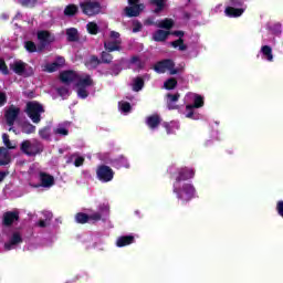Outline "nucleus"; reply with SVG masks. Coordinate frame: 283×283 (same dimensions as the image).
I'll list each match as a JSON object with an SVG mask.
<instances>
[{"instance_id":"nucleus-43","label":"nucleus","mask_w":283,"mask_h":283,"mask_svg":"<svg viewBox=\"0 0 283 283\" xmlns=\"http://www.w3.org/2000/svg\"><path fill=\"white\" fill-rule=\"evenodd\" d=\"M56 70H59V66L52 65V63L44 65V72H56Z\"/></svg>"},{"instance_id":"nucleus-29","label":"nucleus","mask_w":283,"mask_h":283,"mask_svg":"<svg viewBox=\"0 0 283 283\" xmlns=\"http://www.w3.org/2000/svg\"><path fill=\"white\" fill-rule=\"evenodd\" d=\"M164 127L167 129V134H174L176 130L180 129L178 122L166 123L164 124Z\"/></svg>"},{"instance_id":"nucleus-6","label":"nucleus","mask_w":283,"mask_h":283,"mask_svg":"<svg viewBox=\"0 0 283 283\" xmlns=\"http://www.w3.org/2000/svg\"><path fill=\"white\" fill-rule=\"evenodd\" d=\"M43 112H45V109H43V105L39 102H29L27 104V114L32 123H41V114H43Z\"/></svg>"},{"instance_id":"nucleus-25","label":"nucleus","mask_w":283,"mask_h":283,"mask_svg":"<svg viewBox=\"0 0 283 283\" xmlns=\"http://www.w3.org/2000/svg\"><path fill=\"white\" fill-rule=\"evenodd\" d=\"M169 34V31L158 30L154 33V41H166Z\"/></svg>"},{"instance_id":"nucleus-3","label":"nucleus","mask_w":283,"mask_h":283,"mask_svg":"<svg viewBox=\"0 0 283 283\" xmlns=\"http://www.w3.org/2000/svg\"><path fill=\"white\" fill-rule=\"evenodd\" d=\"M185 103H193V104H188L186 106V118H192L193 120H198L200 116L193 113V109H198L202 107V105H205V99H202V96L196 93H188L185 96Z\"/></svg>"},{"instance_id":"nucleus-38","label":"nucleus","mask_w":283,"mask_h":283,"mask_svg":"<svg viewBox=\"0 0 283 283\" xmlns=\"http://www.w3.org/2000/svg\"><path fill=\"white\" fill-rule=\"evenodd\" d=\"M119 109H120V112H124V114H128V112H130V109H132V105H129V103H127V102H120Z\"/></svg>"},{"instance_id":"nucleus-37","label":"nucleus","mask_w":283,"mask_h":283,"mask_svg":"<svg viewBox=\"0 0 283 283\" xmlns=\"http://www.w3.org/2000/svg\"><path fill=\"white\" fill-rule=\"evenodd\" d=\"M39 136L43 138L44 140H48L50 138V127H44L39 130Z\"/></svg>"},{"instance_id":"nucleus-49","label":"nucleus","mask_w":283,"mask_h":283,"mask_svg":"<svg viewBox=\"0 0 283 283\" xmlns=\"http://www.w3.org/2000/svg\"><path fill=\"white\" fill-rule=\"evenodd\" d=\"M91 63H92L91 67H96V65H98V57L92 56Z\"/></svg>"},{"instance_id":"nucleus-28","label":"nucleus","mask_w":283,"mask_h":283,"mask_svg":"<svg viewBox=\"0 0 283 283\" xmlns=\"http://www.w3.org/2000/svg\"><path fill=\"white\" fill-rule=\"evenodd\" d=\"M66 36L69 41H78V31L75 28L67 29Z\"/></svg>"},{"instance_id":"nucleus-50","label":"nucleus","mask_w":283,"mask_h":283,"mask_svg":"<svg viewBox=\"0 0 283 283\" xmlns=\"http://www.w3.org/2000/svg\"><path fill=\"white\" fill-rule=\"evenodd\" d=\"M0 105H6V93L0 92Z\"/></svg>"},{"instance_id":"nucleus-35","label":"nucleus","mask_w":283,"mask_h":283,"mask_svg":"<svg viewBox=\"0 0 283 283\" xmlns=\"http://www.w3.org/2000/svg\"><path fill=\"white\" fill-rule=\"evenodd\" d=\"M177 85H178V81H176V78H169L164 83V87L166 90H174V87H176Z\"/></svg>"},{"instance_id":"nucleus-39","label":"nucleus","mask_w":283,"mask_h":283,"mask_svg":"<svg viewBox=\"0 0 283 283\" xmlns=\"http://www.w3.org/2000/svg\"><path fill=\"white\" fill-rule=\"evenodd\" d=\"M116 167L120 168V167H129V164H127V159H125V157H119L118 159H116L115 161Z\"/></svg>"},{"instance_id":"nucleus-55","label":"nucleus","mask_w":283,"mask_h":283,"mask_svg":"<svg viewBox=\"0 0 283 283\" xmlns=\"http://www.w3.org/2000/svg\"><path fill=\"white\" fill-rule=\"evenodd\" d=\"M39 227H45V221H40Z\"/></svg>"},{"instance_id":"nucleus-57","label":"nucleus","mask_w":283,"mask_h":283,"mask_svg":"<svg viewBox=\"0 0 283 283\" xmlns=\"http://www.w3.org/2000/svg\"><path fill=\"white\" fill-rule=\"evenodd\" d=\"M218 8H222V4H219Z\"/></svg>"},{"instance_id":"nucleus-53","label":"nucleus","mask_w":283,"mask_h":283,"mask_svg":"<svg viewBox=\"0 0 283 283\" xmlns=\"http://www.w3.org/2000/svg\"><path fill=\"white\" fill-rule=\"evenodd\" d=\"M140 28H142V25H140V24H137V27H135V28L133 29V32H140Z\"/></svg>"},{"instance_id":"nucleus-51","label":"nucleus","mask_w":283,"mask_h":283,"mask_svg":"<svg viewBox=\"0 0 283 283\" xmlns=\"http://www.w3.org/2000/svg\"><path fill=\"white\" fill-rule=\"evenodd\" d=\"M99 211H101V212L106 211V213H107V211H109V206H108V205H102V206L99 207Z\"/></svg>"},{"instance_id":"nucleus-19","label":"nucleus","mask_w":283,"mask_h":283,"mask_svg":"<svg viewBox=\"0 0 283 283\" xmlns=\"http://www.w3.org/2000/svg\"><path fill=\"white\" fill-rule=\"evenodd\" d=\"M54 134H57L59 136H67V134H70V122L59 124L54 129Z\"/></svg>"},{"instance_id":"nucleus-27","label":"nucleus","mask_w":283,"mask_h":283,"mask_svg":"<svg viewBox=\"0 0 283 283\" xmlns=\"http://www.w3.org/2000/svg\"><path fill=\"white\" fill-rule=\"evenodd\" d=\"M167 98H168V108L176 109V106H174V103H177L178 98H180V94L178 93L168 94Z\"/></svg>"},{"instance_id":"nucleus-30","label":"nucleus","mask_w":283,"mask_h":283,"mask_svg":"<svg viewBox=\"0 0 283 283\" xmlns=\"http://www.w3.org/2000/svg\"><path fill=\"white\" fill-rule=\"evenodd\" d=\"M145 85V82L140 77H136L133 80V90L134 92H140Z\"/></svg>"},{"instance_id":"nucleus-56","label":"nucleus","mask_w":283,"mask_h":283,"mask_svg":"<svg viewBox=\"0 0 283 283\" xmlns=\"http://www.w3.org/2000/svg\"><path fill=\"white\" fill-rule=\"evenodd\" d=\"M49 218H52V213H49Z\"/></svg>"},{"instance_id":"nucleus-14","label":"nucleus","mask_w":283,"mask_h":283,"mask_svg":"<svg viewBox=\"0 0 283 283\" xmlns=\"http://www.w3.org/2000/svg\"><path fill=\"white\" fill-rule=\"evenodd\" d=\"M97 178L102 180V182H109L114 179V170H112L109 166H101L97 169Z\"/></svg>"},{"instance_id":"nucleus-32","label":"nucleus","mask_w":283,"mask_h":283,"mask_svg":"<svg viewBox=\"0 0 283 283\" xmlns=\"http://www.w3.org/2000/svg\"><path fill=\"white\" fill-rule=\"evenodd\" d=\"M76 12H78V7H76L75 4H69L65 9H64V14L66 17H74V14H76Z\"/></svg>"},{"instance_id":"nucleus-48","label":"nucleus","mask_w":283,"mask_h":283,"mask_svg":"<svg viewBox=\"0 0 283 283\" xmlns=\"http://www.w3.org/2000/svg\"><path fill=\"white\" fill-rule=\"evenodd\" d=\"M36 0H20V3H22V6H32V3H35Z\"/></svg>"},{"instance_id":"nucleus-36","label":"nucleus","mask_w":283,"mask_h":283,"mask_svg":"<svg viewBox=\"0 0 283 283\" xmlns=\"http://www.w3.org/2000/svg\"><path fill=\"white\" fill-rule=\"evenodd\" d=\"M86 28H87V31L90 32V34L98 33V24L97 23L90 22Z\"/></svg>"},{"instance_id":"nucleus-31","label":"nucleus","mask_w":283,"mask_h":283,"mask_svg":"<svg viewBox=\"0 0 283 283\" xmlns=\"http://www.w3.org/2000/svg\"><path fill=\"white\" fill-rule=\"evenodd\" d=\"M262 54L264 59H266V61H273V50L271 49V46L269 45L263 46Z\"/></svg>"},{"instance_id":"nucleus-46","label":"nucleus","mask_w":283,"mask_h":283,"mask_svg":"<svg viewBox=\"0 0 283 283\" xmlns=\"http://www.w3.org/2000/svg\"><path fill=\"white\" fill-rule=\"evenodd\" d=\"M88 220H94L95 222H98V220H101V213L94 212L93 214L88 216Z\"/></svg>"},{"instance_id":"nucleus-7","label":"nucleus","mask_w":283,"mask_h":283,"mask_svg":"<svg viewBox=\"0 0 283 283\" xmlns=\"http://www.w3.org/2000/svg\"><path fill=\"white\" fill-rule=\"evenodd\" d=\"M80 8L86 17H96V14H101V2L96 0H85L80 4Z\"/></svg>"},{"instance_id":"nucleus-2","label":"nucleus","mask_w":283,"mask_h":283,"mask_svg":"<svg viewBox=\"0 0 283 283\" xmlns=\"http://www.w3.org/2000/svg\"><path fill=\"white\" fill-rule=\"evenodd\" d=\"M193 169L189 168H181L179 170V176L176 178V182L174 185V192L177 193L178 198L180 200H184L185 202H189L191 198H193L196 193V188H193L190 184H187L182 187L181 190H178V187H180L181 180H189V178H193L195 176Z\"/></svg>"},{"instance_id":"nucleus-18","label":"nucleus","mask_w":283,"mask_h":283,"mask_svg":"<svg viewBox=\"0 0 283 283\" xmlns=\"http://www.w3.org/2000/svg\"><path fill=\"white\" fill-rule=\"evenodd\" d=\"M17 220H19V212H6L3 214V224H6V227H10V224H13Z\"/></svg>"},{"instance_id":"nucleus-17","label":"nucleus","mask_w":283,"mask_h":283,"mask_svg":"<svg viewBox=\"0 0 283 283\" xmlns=\"http://www.w3.org/2000/svg\"><path fill=\"white\" fill-rule=\"evenodd\" d=\"M20 242H22L21 234L19 232H14L9 242L4 244V249L10 251L11 249H14L15 244H20Z\"/></svg>"},{"instance_id":"nucleus-45","label":"nucleus","mask_w":283,"mask_h":283,"mask_svg":"<svg viewBox=\"0 0 283 283\" xmlns=\"http://www.w3.org/2000/svg\"><path fill=\"white\" fill-rule=\"evenodd\" d=\"M57 93L60 94V96H67L70 94V91L66 87H62L57 90Z\"/></svg>"},{"instance_id":"nucleus-15","label":"nucleus","mask_w":283,"mask_h":283,"mask_svg":"<svg viewBox=\"0 0 283 283\" xmlns=\"http://www.w3.org/2000/svg\"><path fill=\"white\" fill-rule=\"evenodd\" d=\"M39 178H40L41 187L50 188L54 185V177L52 175L40 172Z\"/></svg>"},{"instance_id":"nucleus-24","label":"nucleus","mask_w":283,"mask_h":283,"mask_svg":"<svg viewBox=\"0 0 283 283\" xmlns=\"http://www.w3.org/2000/svg\"><path fill=\"white\" fill-rule=\"evenodd\" d=\"M21 132L23 134H34L36 132V126L24 122L23 124H21Z\"/></svg>"},{"instance_id":"nucleus-54","label":"nucleus","mask_w":283,"mask_h":283,"mask_svg":"<svg viewBox=\"0 0 283 283\" xmlns=\"http://www.w3.org/2000/svg\"><path fill=\"white\" fill-rule=\"evenodd\" d=\"M132 63H138V57H133Z\"/></svg>"},{"instance_id":"nucleus-52","label":"nucleus","mask_w":283,"mask_h":283,"mask_svg":"<svg viewBox=\"0 0 283 283\" xmlns=\"http://www.w3.org/2000/svg\"><path fill=\"white\" fill-rule=\"evenodd\" d=\"M8 176L7 172L0 171V182H3L4 178Z\"/></svg>"},{"instance_id":"nucleus-16","label":"nucleus","mask_w":283,"mask_h":283,"mask_svg":"<svg viewBox=\"0 0 283 283\" xmlns=\"http://www.w3.org/2000/svg\"><path fill=\"white\" fill-rule=\"evenodd\" d=\"M174 34L179 36V40L171 42L172 48H179L181 52H185V50H187V44L181 40L182 36H185V33L182 31H176Z\"/></svg>"},{"instance_id":"nucleus-12","label":"nucleus","mask_w":283,"mask_h":283,"mask_svg":"<svg viewBox=\"0 0 283 283\" xmlns=\"http://www.w3.org/2000/svg\"><path fill=\"white\" fill-rule=\"evenodd\" d=\"M38 41L40 43L38 50H43L46 45H50V43H54L56 38L50 31L41 30L38 31Z\"/></svg>"},{"instance_id":"nucleus-26","label":"nucleus","mask_w":283,"mask_h":283,"mask_svg":"<svg viewBox=\"0 0 283 283\" xmlns=\"http://www.w3.org/2000/svg\"><path fill=\"white\" fill-rule=\"evenodd\" d=\"M157 28H164L165 30H171L174 28V20L165 19L157 22Z\"/></svg>"},{"instance_id":"nucleus-42","label":"nucleus","mask_w":283,"mask_h":283,"mask_svg":"<svg viewBox=\"0 0 283 283\" xmlns=\"http://www.w3.org/2000/svg\"><path fill=\"white\" fill-rule=\"evenodd\" d=\"M102 62L103 63H112V54L107 52L102 53Z\"/></svg>"},{"instance_id":"nucleus-33","label":"nucleus","mask_w":283,"mask_h":283,"mask_svg":"<svg viewBox=\"0 0 283 283\" xmlns=\"http://www.w3.org/2000/svg\"><path fill=\"white\" fill-rule=\"evenodd\" d=\"M2 140L7 149H17V144H12V142H10V136L8 134L4 133L2 135Z\"/></svg>"},{"instance_id":"nucleus-9","label":"nucleus","mask_w":283,"mask_h":283,"mask_svg":"<svg viewBox=\"0 0 283 283\" xmlns=\"http://www.w3.org/2000/svg\"><path fill=\"white\" fill-rule=\"evenodd\" d=\"M123 41L120 40V33L116 31H112L108 40L104 43L105 50L108 52H116L122 50L120 44Z\"/></svg>"},{"instance_id":"nucleus-20","label":"nucleus","mask_w":283,"mask_h":283,"mask_svg":"<svg viewBox=\"0 0 283 283\" xmlns=\"http://www.w3.org/2000/svg\"><path fill=\"white\" fill-rule=\"evenodd\" d=\"M150 3L153 6H156L154 13L160 14V12L164 11L165 8H167V0H151Z\"/></svg>"},{"instance_id":"nucleus-40","label":"nucleus","mask_w":283,"mask_h":283,"mask_svg":"<svg viewBox=\"0 0 283 283\" xmlns=\"http://www.w3.org/2000/svg\"><path fill=\"white\" fill-rule=\"evenodd\" d=\"M25 50L28 51V52H36L38 51V49H36V44H34V42H32V41H28V42H25Z\"/></svg>"},{"instance_id":"nucleus-10","label":"nucleus","mask_w":283,"mask_h":283,"mask_svg":"<svg viewBox=\"0 0 283 283\" xmlns=\"http://www.w3.org/2000/svg\"><path fill=\"white\" fill-rule=\"evenodd\" d=\"M10 67L19 76H32L34 74V70L21 60L14 61Z\"/></svg>"},{"instance_id":"nucleus-34","label":"nucleus","mask_w":283,"mask_h":283,"mask_svg":"<svg viewBox=\"0 0 283 283\" xmlns=\"http://www.w3.org/2000/svg\"><path fill=\"white\" fill-rule=\"evenodd\" d=\"M76 222L80 224H85V222H90V216L85 213H77L75 217Z\"/></svg>"},{"instance_id":"nucleus-4","label":"nucleus","mask_w":283,"mask_h":283,"mask_svg":"<svg viewBox=\"0 0 283 283\" xmlns=\"http://www.w3.org/2000/svg\"><path fill=\"white\" fill-rule=\"evenodd\" d=\"M20 149L25 156H39L43 153V144L38 139H27L21 143Z\"/></svg>"},{"instance_id":"nucleus-11","label":"nucleus","mask_w":283,"mask_h":283,"mask_svg":"<svg viewBox=\"0 0 283 283\" xmlns=\"http://www.w3.org/2000/svg\"><path fill=\"white\" fill-rule=\"evenodd\" d=\"M155 72L158 74H165V72H169L174 75L178 74L180 69H174V62L171 60H164L155 65Z\"/></svg>"},{"instance_id":"nucleus-44","label":"nucleus","mask_w":283,"mask_h":283,"mask_svg":"<svg viewBox=\"0 0 283 283\" xmlns=\"http://www.w3.org/2000/svg\"><path fill=\"white\" fill-rule=\"evenodd\" d=\"M0 72H2V74H9L8 66L3 60H0Z\"/></svg>"},{"instance_id":"nucleus-41","label":"nucleus","mask_w":283,"mask_h":283,"mask_svg":"<svg viewBox=\"0 0 283 283\" xmlns=\"http://www.w3.org/2000/svg\"><path fill=\"white\" fill-rule=\"evenodd\" d=\"M55 67H63L65 65V57H56L55 62L52 63Z\"/></svg>"},{"instance_id":"nucleus-5","label":"nucleus","mask_w":283,"mask_h":283,"mask_svg":"<svg viewBox=\"0 0 283 283\" xmlns=\"http://www.w3.org/2000/svg\"><path fill=\"white\" fill-rule=\"evenodd\" d=\"M247 12V4L243 0H230V6L226 8L224 14L230 18L242 17Z\"/></svg>"},{"instance_id":"nucleus-21","label":"nucleus","mask_w":283,"mask_h":283,"mask_svg":"<svg viewBox=\"0 0 283 283\" xmlns=\"http://www.w3.org/2000/svg\"><path fill=\"white\" fill-rule=\"evenodd\" d=\"M146 123L150 129H156L158 125H160V116L158 115H153L147 117Z\"/></svg>"},{"instance_id":"nucleus-1","label":"nucleus","mask_w":283,"mask_h":283,"mask_svg":"<svg viewBox=\"0 0 283 283\" xmlns=\"http://www.w3.org/2000/svg\"><path fill=\"white\" fill-rule=\"evenodd\" d=\"M60 81L62 83H65V85H70L71 83H76L77 85V96L80 98H87V87H91V85H94V82L92 81V77L87 74H81L78 75L74 71H64L60 74Z\"/></svg>"},{"instance_id":"nucleus-13","label":"nucleus","mask_w":283,"mask_h":283,"mask_svg":"<svg viewBox=\"0 0 283 283\" xmlns=\"http://www.w3.org/2000/svg\"><path fill=\"white\" fill-rule=\"evenodd\" d=\"M128 3L133 7L125 8L126 17H138L145 10V4H136L138 0H128Z\"/></svg>"},{"instance_id":"nucleus-8","label":"nucleus","mask_w":283,"mask_h":283,"mask_svg":"<svg viewBox=\"0 0 283 283\" xmlns=\"http://www.w3.org/2000/svg\"><path fill=\"white\" fill-rule=\"evenodd\" d=\"M19 114H21V109L17 106H10L4 114L7 125H9V132H13V134L17 135L21 134V130L14 128L13 125L14 120H17V118L19 117Z\"/></svg>"},{"instance_id":"nucleus-47","label":"nucleus","mask_w":283,"mask_h":283,"mask_svg":"<svg viewBox=\"0 0 283 283\" xmlns=\"http://www.w3.org/2000/svg\"><path fill=\"white\" fill-rule=\"evenodd\" d=\"M84 161H85V159L83 157H76L74 165H75V167H81V165H83Z\"/></svg>"},{"instance_id":"nucleus-23","label":"nucleus","mask_w":283,"mask_h":283,"mask_svg":"<svg viewBox=\"0 0 283 283\" xmlns=\"http://www.w3.org/2000/svg\"><path fill=\"white\" fill-rule=\"evenodd\" d=\"M133 242H134V237L126 235V237L118 238L116 241V244L117 247H127L129 244H133Z\"/></svg>"},{"instance_id":"nucleus-22","label":"nucleus","mask_w":283,"mask_h":283,"mask_svg":"<svg viewBox=\"0 0 283 283\" xmlns=\"http://www.w3.org/2000/svg\"><path fill=\"white\" fill-rule=\"evenodd\" d=\"M10 164V151L7 148H0V165Z\"/></svg>"}]
</instances>
